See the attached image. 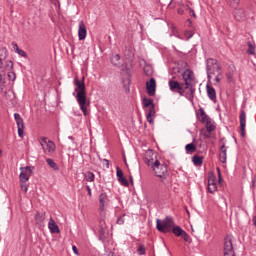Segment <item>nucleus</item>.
Wrapping results in <instances>:
<instances>
[{"label":"nucleus","mask_w":256,"mask_h":256,"mask_svg":"<svg viewBox=\"0 0 256 256\" xmlns=\"http://www.w3.org/2000/svg\"><path fill=\"white\" fill-rule=\"evenodd\" d=\"M74 85H75V91L76 94V101L82 110V113L85 117H87V107H89V102L87 103V91L85 88V77H82V80H79V78H74Z\"/></svg>","instance_id":"nucleus-1"},{"label":"nucleus","mask_w":256,"mask_h":256,"mask_svg":"<svg viewBox=\"0 0 256 256\" xmlns=\"http://www.w3.org/2000/svg\"><path fill=\"white\" fill-rule=\"evenodd\" d=\"M206 73L208 83H211V79L213 75L215 76L216 83H221V77L223 75V69L221 68V64L214 58H208L206 60Z\"/></svg>","instance_id":"nucleus-2"},{"label":"nucleus","mask_w":256,"mask_h":256,"mask_svg":"<svg viewBox=\"0 0 256 256\" xmlns=\"http://www.w3.org/2000/svg\"><path fill=\"white\" fill-rule=\"evenodd\" d=\"M175 227V221L173 217L166 216L163 220H156V229L160 233H171L172 229Z\"/></svg>","instance_id":"nucleus-3"},{"label":"nucleus","mask_w":256,"mask_h":256,"mask_svg":"<svg viewBox=\"0 0 256 256\" xmlns=\"http://www.w3.org/2000/svg\"><path fill=\"white\" fill-rule=\"evenodd\" d=\"M152 170L154 171L155 177H158L160 181L163 183L167 177H169V169L167 168V164L159 162V160H155L152 165Z\"/></svg>","instance_id":"nucleus-4"},{"label":"nucleus","mask_w":256,"mask_h":256,"mask_svg":"<svg viewBox=\"0 0 256 256\" xmlns=\"http://www.w3.org/2000/svg\"><path fill=\"white\" fill-rule=\"evenodd\" d=\"M40 145L42 147V151L44 155L48 157H52L55 154L57 146L55 145L54 141L48 140L47 137H42L40 139Z\"/></svg>","instance_id":"nucleus-5"},{"label":"nucleus","mask_w":256,"mask_h":256,"mask_svg":"<svg viewBox=\"0 0 256 256\" xmlns=\"http://www.w3.org/2000/svg\"><path fill=\"white\" fill-rule=\"evenodd\" d=\"M224 256H235V251L233 250V240L231 236H226L224 240Z\"/></svg>","instance_id":"nucleus-6"},{"label":"nucleus","mask_w":256,"mask_h":256,"mask_svg":"<svg viewBox=\"0 0 256 256\" xmlns=\"http://www.w3.org/2000/svg\"><path fill=\"white\" fill-rule=\"evenodd\" d=\"M180 97H186L190 103H193V99H195V86H185L183 88V94H180Z\"/></svg>","instance_id":"nucleus-7"},{"label":"nucleus","mask_w":256,"mask_h":256,"mask_svg":"<svg viewBox=\"0 0 256 256\" xmlns=\"http://www.w3.org/2000/svg\"><path fill=\"white\" fill-rule=\"evenodd\" d=\"M33 173V170L31 167H21V173L19 175L20 183H27L29 181V177H31V174Z\"/></svg>","instance_id":"nucleus-8"},{"label":"nucleus","mask_w":256,"mask_h":256,"mask_svg":"<svg viewBox=\"0 0 256 256\" xmlns=\"http://www.w3.org/2000/svg\"><path fill=\"white\" fill-rule=\"evenodd\" d=\"M168 85L170 91L173 93H178L179 95H183V84L175 80H169Z\"/></svg>","instance_id":"nucleus-9"},{"label":"nucleus","mask_w":256,"mask_h":256,"mask_svg":"<svg viewBox=\"0 0 256 256\" xmlns=\"http://www.w3.org/2000/svg\"><path fill=\"white\" fill-rule=\"evenodd\" d=\"M182 77L184 79L185 87L194 86L193 81H195V76L193 75V71H184Z\"/></svg>","instance_id":"nucleus-10"},{"label":"nucleus","mask_w":256,"mask_h":256,"mask_svg":"<svg viewBox=\"0 0 256 256\" xmlns=\"http://www.w3.org/2000/svg\"><path fill=\"white\" fill-rule=\"evenodd\" d=\"M157 89V82L155 78H151L149 82H146V91L149 97H155V91Z\"/></svg>","instance_id":"nucleus-11"},{"label":"nucleus","mask_w":256,"mask_h":256,"mask_svg":"<svg viewBox=\"0 0 256 256\" xmlns=\"http://www.w3.org/2000/svg\"><path fill=\"white\" fill-rule=\"evenodd\" d=\"M99 213L100 217H106L107 213L105 212V203H107V194L106 193H101L99 195Z\"/></svg>","instance_id":"nucleus-12"},{"label":"nucleus","mask_w":256,"mask_h":256,"mask_svg":"<svg viewBox=\"0 0 256 256\" xmlns=\"http://www.w3.org/2000/svg\"><path fill=\"white\" fill-rule=\"evenodd\" d=\"M96 230L98 231L100 239H103L105 232L107 231V223H105V217L100 216L99 225Z\"/></svg>","instance_id":"nucleus-13"},{"label":"nucleus","mask_w":256,"mask_h":256,"mask_svg":"<svg viewBox=\"0 0 256 256\" xmlns=\"http://www.w3.org/2000/svg\"><path fill=\"white\" fill-rule=\"evenodd\" d=\"M240 131H241V137H245V125L247 124V115L245 114V110L240 111Z\"/></svg>","instance_id":"nucleus-14"},{"label":"nucleus","mask_w":256,"mask_h":256,"mask_svg":"<svg viewBox=\"0 0 256 256\" xmlns=\"http://www.w3.org/2000/svg\"><path fill=\"white\" fill-rule=\"evenodd\" d=\"M155 161H157V155L151 150L146 152V155H145L146 165H148V167H153V164H155Z\"/></svg>","instance_id":"nucleus-15"},{"label":"nucleus","mask_w":256,"mask_h":256,"mask_svg":"<svg viewBox=\"0 0 256 256\" xmlns=\"http://www.w3.org/2000/svg\"><path fill=\"white\" fill-rule=\"evenodd\" d=\"M86 38H87V27L85 26V22L80 21L79 28H78V39L79 41H83Z\"/></svg>","instance_id":"nucleus-16"},{"label":"nucleus","mask_w":256,"mask_h":256,"mask_svg":"<svg viewBox=\"0 0 256 256\" xmlns=\"http://www.w3.org/2000/svg\"><path fill=\"white\" fill-rule=\"evenodd\" d=\"M234 12H233V15H234V19L236 21H245V18L247 17V14H245V10H243V8H237V7H234Z\"/></svg>","instance_id":"nucleus-17"},{"label":"nucleus","mask_w":256,"mask_h":256,"mask_svg":"<svg viewBox=\"0 0 256 256\" xmlns=\"http://www.w3.org/2000/svg\"><path fill=\"white\" fill-rule=\"evenodd\" d=\"M116 177L123 187H129V181H127V178L123 175V170L119 167L116 168Z\"/></svg>","instance_id":"nucleus-18"},{"label":"nucleus","mask_w":256,"mask_h":256,"mask_svg":"<svg viewBox=\"0 0 256 256\" xmlns=\"http://www.w3.org/2000/svg\"><path fill=\"white\" fill-rule=\"evenodd\" d=\"M206 91L208 98L210 101H213V103H217V92L215 91V88L213 86H210L209 84L206 85Z\"/></svg>","instance_id":"nucleus-19"},{"label":"nucleus","mask_w":256,"mask_h":256,"mask_svg":"<svg viewBox=\"0 0 256 256\" xmlns=\"http://www.w3.org/2000/svg\"><path fill=\"white\" fill-rule=\"evenodd\" d=\"M155 116V105L149 106L146 110V117H147V121L148 123H150V125H153L154 120L153 117Z\"/></svg>","instance_id":"nucleus-20"},{"label":"nucleus","mask_w":256,"mask_h":256,"mask_svg":"<svg viewBox=\"0 0 256 256\" xmlns=\"http://www.w3.org/2000/svg\"><path fill=\"white\" fill-rule=\"evenodd\" d=\"M48 229L52 234L61 233V230L59 229V225H57V222H55L53 218H50L48 222Z\"/></svg>","instance_id":"nucleus-21"},{"label":"nucleus","mask_w":256,"mask_h":256,"mask_svg":"<svg viewBox=\"0 0 256 256\" xmlns=\"http://www.w3.org/2000/svg\"><path fill=\"white\" fill-rule=\"evenodd\" d=\"M208 193H215L217 191V182L215 181L214 177L208 178V185H207Z\"/></svg>","instance_id":"nucleus-22"},{"label":"nucleus","mask_w":256,"mask_h":256,"mask_svg":"<svg viewBox=\"0 0 256 256\" xmlns=\"http://www.w3.org/2000/svg\"><path fill=\"white\" fill-rule=\"evenodd\" d=\"M45 212L39 213L37 212L35 214V221H36V225H38V227H43V222L45 221Z\"/></svg>","instance_id":"nucleus-23"},{"label":"nucleus","mask_w":256,"mask_h":256,"mask_svg":"<svg viewBox=\"0 0 256 256\" xmlns=\"http://www.w3.org/2000/svg\"><path fill=\"white\" fill-rule=\"evenodd\" d=\"M110 61L114 67H121V56L119 54L112 55Z\"/></svg>","instance_id":"nucleus-24"},{"label":"nucleus","mask_w":256,"mask_h":256,"mask_svg":"<svg viewBox=\"0 0 256 256\" xmlns=\"http://www.w3.org/2000/svg\"><path fill=\"white\" fill-rule=\"evenodd\" d=\"M17 127H18V135L19 137H23V131H25V124L23 122V118L16 121Z\"/></svg>","instance_id":"nucleus-25"},{"label":"nucleus","mask_w":256,"mask_h":256,"mask_svg":"<svg viewBox=\"0 0 256 256\" xmlns=\"http://www.w3.org/2000/svg\"><path fill=\"white\" fill-rule=\"evenodd\" d=\"M199 112H200L201 123H207V121L211 120V118H209V116L205 113V110H203V108H200Z\"/></svg>","instance_id":"nucleus-26"},{"label":"nucleus","mask_w":256,"mask_h":256,"mask_svg":"<svg viewBox=\"0 0 256 256\" xmlns=\"http://www.w3.org/2000/svg\"><path fill=\"white\" fill-rule=\"evenodd\" d=\"M46 163H47V165H49V167H51V169H53V171H59V165H57V163H55V160H53L51 158H47Z\"/></svg>","instance_id":"nucleus-27"},{"label":"nucleus","mask_w":256,"mask_h":256,"mask_svg":"<svg viewBox=\"0 0 256 256\" xmlns=\"http://www.w3.org/2000/svg\"><path fill=\"white\" fill-rule=\"evenodd\" d=\"M84 179L89 183H93V181H95V174L91 171H88L84 174Z\"/></svg>","instance_id":"nucleus-28"},{"label":"nucleus","mask_w":256,"mask_h":256,"mask_svg":"<svg viewBox=\"0 0 256 256\" xmlns=\"http://www.w3.org/2000/svg\"><path fill=\"white\" fill-rule=\"evenodd\" d=\"M185 151L188 154L195 153V151H197V146H195L194 143L187 144L185 146Z\"/></svg>","instance_id":"nucleus-29"},{"label":"nucleus","mask_w":256,"mask_h":256,"mask_svg":"<svg viewBox=\"0 0 256 256\" xmlns=\"http://www.w3.org/2000/svg\"><path fill=\"white\" fill-rule=\"evenodd\" d=\"M183 228H181L180 226H174L171 230V232L176 236V237H181V235L183 234Z\"/></svg>","instance_id":"nucleus-30"},{"label":"nucleus","mask_w":256,"mask_h":256,"mask_svg":"<svg viewBox=\"0 0 256 256\" xmlns=\"http://www.w3.org/2000/svg\"><path fill=\"white\" fill-rule=\"evenodd\" d=\"M192 161H193L194 165H196V167L203 165V157H201V156L194 155L192 157Z\"/></svg>","instance_id":"nucleus-31"},{"label":"nucleus","mask_w":256,"mask_h":256,"mask_svg":"<svg viewBox=\"0 0 256 256\" xmlns=\"http://www.w3.org/2000/svg\"><path fill=\"white\" fill-rule=\"evenodd\" d=\"M229 72L226 73V78L228 83H233V71H235V66H230Z\"/></svg>","instance_id":"nucleus-32"},{"label":"nucleus","mask_w":256,"mask_h":256,"mask_svg":"<svg viewBox=\"0 0 256 256\" xmlns=\"http://www.w3.org/2000/svg\"><path fill=\"white\" fill-rule=\"evenodd\" d=\"M142 104H143V107H145V108L152 107V105H155L153 103V99H151V98H143Z\"/></svg>","instance_id":"nucleus-33"},{"label":"nucleus","mask_w":256,"mask_h":256,"mask_svg":"<svg viewBox=\"0 0 256 256\" xmlns=\"http://www.w3.org/2000/svg\"><path fill=\"white\" fill-rule=\"evenodd\" d=\"M206 123V131L208 133H213V131L215 130V125L211 122V119L208 120Z\"/></svg>","instance_id":"nucleus-34"},{"label":"nucleus","mask_w":256,"mask_h":256,"mask_svg":"<svg viewBox=\"0 0 256 256\" xmlns=\"http://www.w3.org/2000/svg\"><path fill=\"white\" fill-rule=\"evenodd\" d=\"M7 48H1L0 49V60L3 61L5 59H7Z\"/></svg>","instance_id":"nucleus-35"},{"label":"nucleus","mask_w":256,"mask_h":256,"mask_svg":"<svg viewBox=\"0 0 256 256\" xmlns=\"http://www.w3.org/2000/svg\"><path fill=\"white\" fill-rule=\"evenodd\" d=\"M247 53L249 55H255V47L253 46V43L251 41L248 42V50Z\"/></svg>","instance_id":"nucleus-36"},{"label":"nucleus","mask_w":256,"mask_h":256,"mask_svg":"<svg viewBox=\"0 0 256 256\" xmlns=\"http://www.w3.org/2000/svg\"><path fill=\"white\" fill-rule=\"evenodd\" d=\"M5 89V75L0 74V91Z\"/></svg>","instance_id":"nucleus-37"},{"label":"nucleus","mask_w":256,"mask_h":256,"mask_svg":"<svg viewBox=\"0 0 256 256\" xmlns=\"http://www.w3.org/2000/svg\"><path fill=\"white\" fill-rule=\"evenodd\" d=\"M180 237H182V239L186 243H189V241H191V236H189V234H187V232H185V230L182 232V235H180Z\"/></svg>","instance_id":"nucleus-38"},{"label":"nucleus","mask_w":256,"mask_h":256,"mask_svg":"<svg viewBox=\"0 0 256 256\" xmlns=\"http://www.w3.org/2000/svg\"><path fill=\"white\" fill-rule=\"evenodd\" d=\"M125 217L126 214H122L120 217H118L116 223L117 225H124L125 224Z\"/></svg>","instance_id":"nucleus-39"},{"label":"nucleus","mask_w":256,"mask_h":256,"mask_svg":"<svg viewBox=\"0 0 256 256\" xmlns=\"http://www.w3.org/2000/svg\"><path fill=\"white\" fill-rule=\"evenodd\" d=\"M7 77L9 81H15V79H17V75L15 74V72H11V71L7 73Z\"/></svg>","instance_id":"nucleus-40"},{"label":"nucleus","mask_w":256,"mask_h":256,"mask_svg":"<svg viewBox=\"0 0 256 256\" xmlns=\"http://www.w3.org/2000/svg\"><path fill=\"white\" fill-rule=\"evenodd\" d=\"M219 160L222 163H227V154L223 153V152H219Z\"/></svg>","instance_id":"nucleus-41"},{"label":"nucleus","mask_w":256,"mask_h":256,"mask_svg":"<svg viewBox=\"0 0 256 256\" xmlns=\"http://www.w3.org/2000/svg\"><path fill=\"white\" fill-rule=\"evenodd\" d=\"M182 5V7H185L186 11H189V13L192 15V17H195V11L193 9H191V7H189V5H183V4H180Z\"/></svg>","instance_id":"nucleus-42"},{"label":"nucleus","mask_w":256,"mask_h":256,"mask_svg":"<svg viewBox=\"0 0 256 256\" xmlns=\"http://www.w3.org/2000/svg\"><path fill=\"white\" fill-rule=\"evenodd\" d=\"M121 67H122V71H126V73H129V71H131L130 64L125 63V64H122Z\"/></svg>","instance_id":"nucleus-43"},{"label":"nucleus","mask_w":256,"mask_h":256,"mask_svg":"<svg viewBox=\"0 0 256 256\" xmlns=\"http://www.w3.org/2000/svg\"><path fill=\"white\" fill-rule=\"evenodd\" d=\"M145 251H146V249H145V246H144V245H140V246L138 247V249H137V253H138L139 255H145Z\"/></svg>","instance_id":"nucleus-44"},{"label":"nucleus","mask_w":256,"mask_h":256,"mask_svg":"<svg viewBox=\"0 0 256 256\" xmlns=\"http://www.w3.org/2000/svg\"><path fill=\"white\" fill-rule=\"evenodd\" d=\"M21 183V190L24 192V193H27V191H29V188L27 186V182H20Z\"/></svg>","instance_id":"nucleus-45"},{"label":"nucleus","mask_w":256,"mask_h":256,"mask_svg":"<svg viewBox=\"0 0 256 256\" xmlns=\"http://www.w3.org/2000/svg\"><path fill=\"white\" fill-rule=\"evenodd\" d=\"M230 2L231 7H239L240 0H228Z\"/></svg>","instance_id":"nucleus-46"},{"label":"nucleus","mask_w":256,"mask_h":256,"mask_svg":"<svg viewBox=\"0 0 256 256\" xmlns=\"http://www.w3.org/2000/svg\"><path fill=\"white\" fill-rule=\"evenodd\" d=\"M16 53L18 55H20V57H27V52H25L24 50H22L20 48L16 51Z\"/></svg>","instance_id":"nucleus-47"},{"label":"nucleus","mask_w":256,"mask_h":256,"mask_svg":"<svg viewBox=\"0 0 256 256\" xmlns=\"http://www.w3.org/2000/svg\"><path fill=\"white\" fill-rule=\"evenodd\" d=\"M184 35L187 39H191V37H193V32L191 30H187L184 32Z\"/></svg>","instance_id":"nucleus-48"},{"label":"nucleus","mask_w":256,"mask_h":256,"mask_svg":"<svg viewBox=\"0 0 256 256\" xmlns=\"http://www.w3.org/2000/svg\"><path fill=\"white\" fill-rule=\"evenodd\" d=\"M219 153H224L225 155H227V146H225V144H223V145L220 147Z\"/></svg>","instance_id":"nucleus-49"},{"label":"nucleus","mask_w":256,"mask_h":256,"mask_svg":"<svg viewBox=\"0 0 256 256\" xmlns=\"http://www.w3.org/2000/svg\"><path fill=\"white\" fill-rule=\"evenodd\" d=\"M12 47H13L15 53H17V51H19V46L17 45V42H12Z\"/></svg>","instance_id":"nucleus-50"},{"label":"nucleus","mask_w":256,"mask_h":256,"mask_svg":"<svg viewBox=\"0 0 256 256\" xmlns=\"http://www.w3.org/2000/svg\"><path fill=\"white\" fill-rule=\"evenodd\" d=\"M6 63H7L6 65L7 69H13V61H7Z\"/></svg>","instance_id":"nucleus-51"},{"label":"nucleus","mask_w":256,"mask_h":256,"mask_svg":"<svg viewBox=\"0 0 256 256\" xmlns=\"http://www.w3.org/2000/svg\"><path fill=\"white\" fill-rule=\"evenodd\" d=\"M144 74L149 77L151 75V72H149V66L144 67Z\"/></svg>","instance_id":"nucleus-52"},{"label":"nucleus","mask_w":256,"mask_h":256,"mask_svg":"<svg viewBox=\"0 0 256 256\" xmlns=\"http://www.w3.org/2000/svg\"><path fill=\"white\" fill-rule=\"evenodd\" d=\"M14 119H15L16 122L19 121L21 119V115L19 113H15L14 114Z\"/></svg>","instance_id":"nucleus-53"},{"label":"nucleus","mask_w":256,"mask_h":256,"mask_svg":"<svg viewBox=\"0 0 256 256\" xmlns=\"http://www.w3.org/2000/svg\"><path fill=\"white\" fill-rule=\"evenodd\" d=\"M168 8L175 9V4H173V0H171L170 3L168 4Z\"/></svg>","instance_id":"nucleus-54"},{"label":"nucleus","mask_w":256,"mask_h":256,"mask_svg":"<svg viewBox=\"0 0 256 256\" xmlns=\"http://www.w3.org/2000/svg\"><path fill=\"white\" fill-rule=\"evenodd\" d=\"M218 181H219V183H221V181H223V178L221 177V170H219V168H218Z\"/></svg>","instance_id":"nucleus-55"},{"label":"nucleus","mask_w":256,"mask_h":256,"mask_svg":"<svg viewBox=\"0 0 256 256\" xmlns=\"http://www.w3.org/2000/svg\"><path fill=\"white\" fill-rule=\"evenodd\" d=\"M177 13H178V15H183V13H185V11L183 10V8H178Z\"/></svg>","instance_id":"nucleus-56"},{"label":"nucleus","mask_w":256,"mask_h":256,"mask_svg":"<svg viewBox=\"0 0 256 256\" xmlns=\"http://www.w3.org/2000/svg\"><path fill=\"white\" fill-rule=\"evenodd\" d=\"M86 189H87V191H88L89 197H91V195H92V193H91V186L87 185V186H86Z\"/></svg>","instance_id":"nucleus-57"},{"label":"nucleus","mask_w":256,"mask_h":256,"mask_svg":"<svg viewBox=\"0 0 256 256\" xmlns=\"http://www.w3.org/2000/svg\"><path fill=\"white\" fill-rule=\"evenodd\" d=\"M72 250L74 251V253H75L76 255L79 254V252H78V250H77V246H73V247H72Z\"/></svg>","instance_id":"nucleus-58"},{"label":"nucleus","mask_w":256,"mask_h":256,"mask_svg":"<svg viewBox=\"0 0 256 256\" xmlns=\"http://www.w3.org/2000/svg\"><path fill=\"white\" fill-rule=\"evenodd\" d=\"M251 183H252V184H251V187H253V189H254L255 183H256V178L252 179Z\"/></svg>","instance_id":"nucleus-59"},{"label":"nucleus","mask_w":256,"mask_h":256,"mask_svg":"<svg viewBox=\"0 0 256 256\" xmlns=\"http://www.w3.org/2000/svg\"><path fill=\"white\" fill-rule=\"evenodd\" d=\"M103 161H104V163L106 164L107 169H109V160L104 159Z\"/></svg>","instance_id":"nucleus-60"},{"label":"nucleus","mask_w":256,"mask_h":256,"mask_svg":"<svg viewBox=\"0 0 256 256\" xmlns=\"http://www.w3.org/2000/svg\"><path fill=\"white\" fill-rule=\"evenodd\" d=\"M125 91L126 93H129L130 89H129V85H124Z\"/></svg>","instance_id":"nucleus-61"},{"label":"nucleus","mask_w":256,"mask_h":256,"mask_svg":"<svg viewBox=\"0 0 256 256\" xmlns=\"http://www.w3.org/2000/svg\"><path fill=\"white\" fill-rule=\"evenodd\" d=\"M3 157V150L0 149V158Z\"/></svg>","instance_id":"nucleus-62"},{"label":"nucleus","mask_w":256,"mask_h":256,"mask_svg":"<svg viewBox=\"0 0 256 256\" xmlns=\"http://www.w3.org/2000/svg\"><path fill=\"white\" fill-rule=\"evenodd\" d=\"M3 65V60L0 59V67Z\"/></svg>","instance_id":"nucleus-63"},{"label":"nucleus","mask_w":256,"mask_h":256,"mask_svg":"<svg viewBox=\"0 0 256 256\" xmlns=\"http://www.w3.org/2000/svg\"><path fill=\"white\" fill-rule=\"evenodd\" d=\"M130 181H133V177H130Z\"/></svg>","instance_id":"nucleus-64"}]
</instances>
